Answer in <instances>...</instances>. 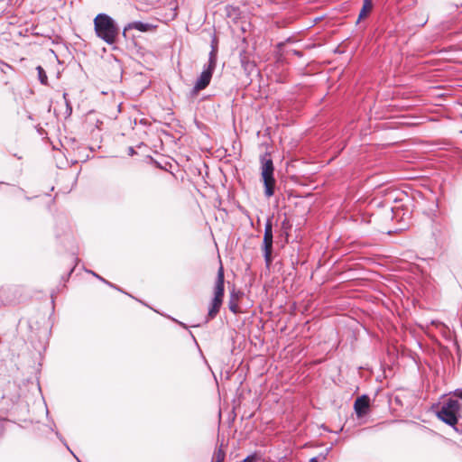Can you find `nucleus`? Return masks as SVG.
<instances>
[{
	"mask_svg": "<svg viewBox=\"0 0 462 462\" xmlns=\"http://www.w3.org/2000/svg\"><path fill=\"white\" fill-rule=\"evenodd\" d=\"M173 319L175 322H177L180 326H181L182 328H187L186 324H184L183 322L178 321V320H176L175 319Z\"/></svg>",
	"mask_w": 462,
	"mask_h": 462,
	"instance_id": "a878e982",
	"label": "nucleus"
},
{
	"mask_svg": "<svg viewBox=\"0 0 462 462\" xmlns=\"http://www.w3.org/2000/svg\"><path fill=\"white\" fill-rule=\"evenodd\" d=\"M36 70L38 73V79H39L40 82L42 85H45V86L48 85V77H47V74H46L44 69L42 66H38L36 68Z\"/></svg>",
	"mask_w": 462,
	"mask_h": 462,
	"instance_id": "4468645a",
	"label": "nucleus"
},
{
	"mask_svg": "<svg viewBox=\"0 0 462 462\" xmlns=\"http://www.w3.org/2000/svg\"><path fill=\"white\" fill-rule=\"evenodd\" d=\"M273 223L272 219L268 218L265 226L263 239V247H273Z\"/></svg>",
	"mask_w": 462,
	"mask_h": 462,
	"instance_id": "1a4fd4ad",
	"label": "nucleus"
},
{
	"mask_svg": "<svg viewBox=\"0 0 462 462\" xmlns=\"http://www.w3.org/2000/svg\"><path fill=\"white\" fill-rule=\"evenodd\" d=\"M309 462H319V460H318L317 457H311Z\"/></svg>",
	"mask_w": 462,
	"mask_h": 462,
	"instance_id": "cd10ccee",
	"label": "nucleus"
},
{
	"mask_svg": "<svg viewBox=\"0 0 462 462\" xmlns=\"http://www.w3.org/2000/svg\"><path fill=\"white\" fill-rule=\"evenodd\" d=\"M217 55H216V50L213 47V50H210L208 53V63L204 65L203 70L209 71L210 74L213 75V72L216 69L217 67Z\"/></svg>",
	"mask_w": 462,
	"mask_h": 462,
	"instance_id": "9b49d317",
	"label": "nucleus"
},
{
	"mask_svg": "<svg viewBox=\"0 0 462 462\" xmlns=\"http://www.w3.org/2000/svg\"><path fill=\"white\" fill-rule=\"evenodd\" d=\"M217 44H218V42H217L216 36H213L212 41H211V50H213V47L215 48L216 55H217V51H218Z\"/></svg>",
	"mask_w": 462,
	"mask_h": 462,
	"instance_id": "f3484780",
	"label": "nucleus"
},
{
	"mask_svg": "<svg viewBox=\"0 0 462 462\" xmlns=\"http://www.w3.org/2000/svg\"><path fill=\"white\" fill-rule=\"evenodd\" d=\"M293 52H294L295 55H297L299 57L302 56V53L300 51H294Z\"/></svg>",
	"mask_w": 462,
	"mask_h": 462,
	"instance_id": "bb28decb",
	"label": "nucleus"
},
{
	"mask_svg": "<svg viewBox=\"0 0 462 462\" xmlns=\"http://www.w3.org/2000/svg\"><path fill=\"white\" fill-rule=\"evenodd\" d=\"M455 396L462 400V389H457L454 392Z\"/></svg>",
	"mask_w": 462,
	"mask_h": 462,
	"instance_id": "4be33fe9",
	"label": "nucleus"
},
{
	"mask_svg": "<svg viewBox=\"0 0 462 462\" xmlns=\"http://www.w3.org/2000/svg\"><path fill=\"white\" fill-rule=\"evenodd\" d=\"M370 406V399L366 394L356 398L354 403V410L358 418L367 414Z\"/></svg>",
	"mask_w": 462,
	"mask_h": 462,
	"instance_id": "39448f33",
	"label": "nucleus"
},
{
	"mask_svg": "<svg viewBox=\"0 0 462 462\" xmlns=\"http://www.w3.org/2000/svg\"><path fill=\"white\" fill-rule=\"evenodd\" d=\"M68 96L69 95L67 92L63 93V99H64L65 105H67V101H69V99L68 98Z\"/></svg>",
	"mask_w": 462,
	"mask_h": 462,
	"instance_id": "393cba45",
	"label": "nucleus"
},
{
	"mask_svg": "<svg viewBox=\"0 0 462 462\" xmlns=\"http://www.w3.org/2000/svg\"><path fill=\"white\" fill-rule=\"evenodd\" d=\"M241 66L247 76L252 75L255 71L254 61L249 59L245 51H241L239 53Z\"/></svg>",
	"mask_w": 462,
	"mask_h": 462,
	"instance_id": "0eeeda50",
	"label": "nucleus"
},
{
	"mask_svg": "<svg viewBox=\"0 0 462 462\" xmlns=\"http://www.w3.org/2000/svg\"><path fill=\"white\" fill-rule=\"evenodd\" d=\"M241 295L242 292L239 291H236V290H233L232 291H230L228 309L234 314H237L239 312L238 300Z\"/></svg>",
	"mask_w": 462,
	"mask_h": 462,
	"instance_id": "9d476101",
	"label": "nucleus"
},
{
	"mask_svg": "<svg viewBox=\"0 0 462 462\" xmlns=\"http://www.w3.org/2000/svg\"><path fill=\"white\" fill-rule=\"evenodd\" d=\"M225 294V275L223 266L220 265L217 274L214 287V297L209 304L207 321L213 319L218 314L223 303Z\"/></svg>",
	"mask_w": 462,
	"mask_h": 462,
	"instance_id": "f03ea898",
	"label": "nucleus"
},
{
	"mask_svg": "<svg viewBox=\"0 0 462 462\" xmlns=\"http://www.w3.org/2000/svg\"><path fill=\"white\" fill-rule=\"evenodd\" d=\"M88 273H90L93 276H95L97 279H98L99 281H101L102 282L105 283L106 279H104L103 277H101L100 275H98L97 273H96L92 271H88Z\"/></svg>",
	"mask_w": 462,
	"mask_h": 462,
	"instance_id": "412c9836",
	"label": "nucleus"
},
{
	"mask_svg": "<svg viewBox=\"0 0 462 462\" xmlns=\"http://www.w3.org/2000/svg\"><path fill=\"white\" fill-rule=\"evenodd\" d=\"M66 106V116H70L71 114H72V106L70 104V101H67V105Z\"/></svg>",
	"mask_w": 462,
	"mask_h": 462,
	"instance_id": "a211bd4d",
	"label": "nucleus"
},
{
	"mask_svg": "<svg viewBox=\"0 0 462 462\" xmlns=\"http://www.w3.org/2000/svg\"><path fill=\"white\" fill-rule=\"evenodd\" d=\"M461 404L456 399L449 398L445 402L437 412V417L446 424L459 431L456 425L459 415Z\"/></svg>",
	"mask_w": 462,
	"mask_h": 462,
	"instance_id": "20e7f679",
	"label": "nucleus"
},
{
	"mask_svg": "<svg viewBox=\"0 0 462 462\" xmlns=\"http://www.w3.org/2000/svg\"><path fill=\"white\" fill-rule=\"evenodd\" d=\"M330 450H331V448H327V450L325 451V453H324V454H320V456L322 457V459H323V460H326L327 456H328V452H329Z\"/></svg>",
	"mask_w": 462,
	"mask_h": 462,
	"instance_id": "b1692460",
	"label": "nucleus"
},
{
	"mask_svg": "<svg viewBox=\"0 0 462 462\" xmlns=\"http://www.w3.org/2000/svg\"><path fill=\"white\" fill-rule=\"evenodd\" d=\"M154 28H155V26L151 24V23H143V22H141V21H134V22L129 23L124 28L123 34H124V36H125L126 32L128 30H132V29H135V30H137L139 32H144L152 31Z\"/></svg>",
	"mask_w": 462,
	"mask_h": 462,
	"instance_id": "6e6552de",
	"label": "nucleus"
},
{
	"mask_svg": "<svg viewBox=\"0 0 462 462\" xmlns=\"http://www.w3.org/2000/svg\"><path fill=\"white\" fill-rule=\"evenodd\" d=\"M373 8V2L372 0H364L363 7L359 13L358 16V22L365 17L367 14L372 10Z\"/></svg>",
	"mask_w": 462,
	"mask_h": 462,
	"instance_id": "f8f14e48",
	"label": "nucleus"
},
{
	"mask_svg": "<svg viewBox=\"0 0 462 462\" xmlns=\"http://www.w3.org/2000/svg\"><path fill=\"white\" fill-rule=\"evenodd\" d=\"M405 226H406V225H402V226L401 227V229H405Z\"/></svg>",
	"mask_w": 462,
	"mask_h": 462,
	"instance_id": "7c9ffc66",
	"label": "nucleus"
},
{
	"mask_svg": "<svg viewBox=\"0 0 462 462\" xmlns=\"http://www.w3.org/2000/svg\"><path fill=\"white\" fill-rule=\"evenodd\" d=\"M393 211V218L397 217L400 216L401 213H402V209L401 208H396L395 210L392 209Z\"/></svg>",
	"mask_w": 462,
	"mask_h": 462,
	"instance_id": "aec40b11",
	"label": "nucleus"
},
{
	"mask_svg": "<svg viewBox=\"0 0 462 462\" xmlns=\"http://www.w3.org/2000/svg\"><path fill=\"white\" fill-rule=\"evenodd\" d=\"M94 29L97 36L111 45L116 42L118 28L114 19L106 14H98L94 19Z\"/></svg>",
	"mask_w": 462,
	"mask_h": 462,
	"instance_id": "f257e3e1",
	"label": "nucleus"
},
{
	"mask_svg": "<svg viewBox=\"0 0 462 462\" xmlns=\"http://www.w3.org/2000/svg\"><path fill=\"white\" fill-rule=\"evenodd\" d=\"M189 335L191 336V337L193 338V340L196 342L195 336H194L191 332H189Z\"/></svg>",
	"mask_w": 462,
	"mask_h": 462,
	"instance_id": "c85d7f7f",
	"label": "nucleus"
},
{
	"mask_svg": "<svg viewBox=\"0 0 462 462\" xmlns=\"http://www.w3.org/2000/svg\"><path fill=\"white\" fill-rule=\"evenodd\" d=\"M55 434H56V436L58 437V439H59L63 443V445L67 448V449H68V450H69V452H70V453H71V454H72V455L77 458V460H78L79 462H80V461H79V459L75 456V454H74V453L72 452V450L69 448V447L68 446V444H67L66 440H65V439H64V438L60 434V432H59V431H55Z\"/></svg>",
	"mask_w": 462,
	"mask_h": 462,
	"instance_id": "dca6fc26",
	"label": "nucleus"
},
{
	"mask_svg": "<svg viewBox=\"0 0 462 462\" xmlns=\"http://www.w3.org/2000/svg\"><path fill=\"white\" fill-rule=\"evenodd\" d=\"M226 458V452L223 449V446L220 445L214 452L212 462H224Z\"/></svg>",
	"mask_w": 462,
	"mask_h": 462,
	"instance_id": "ddd939ff",
	"label": "nucleus"
},
{
	"mask_svg": "<svg viewBox=\"0 0 462 462\" xmlns=\"http://www.w3.org/2000/svg\"><path fill=\"white\" fill-rule=\"evenodd\" d=\"M265 264L268 267L273 262V247H263Z\"/></svg>",
	"mask_w": 462,
	"mask_h": 462,
	"instance_id": "2eb2a0df",
	"label": "nucleus"
},
{
	"mask_svg": "<svg viewBox=\"0 0 462 462\" xmlns=\"http://www.w3.org/2000/svg\"><path fill=\"white\" fill-rule=\"evenodd\" d=\"M261 176L264 186V195L271 198L274 194L275 183L274 166L271 155L265 153L260 158Z\"/></svg>",
	"mask_w": 462,
	"mask_h": 462,
	"instance_id": "7ed1b4c3",
	"label": "nucleus"
},
{
	"mask_svg": "<svg viewBox=\"0 0 462 462\" xmlns=\"http://www.w3.org/2000/svg\"><path fill=\"white\" fill-rule=\"evenodd\" d=\"M211 79L212 74H210L209 71L202 70V72L197 79L191 92L193 94H197L200 90L205 89L209 85Z\"/></svg>",
	"mask_w": 462,
	"mask_h": 462,
	"instance_id": "423d86ee",
	"label": "nucleus"
},
{
	"mask_svg": "<svg viewBox=\"0 0 462 462\" xmlns=\"http://www.w3.org/2000/svg\"><path fill=\"white\" fill-rule=\"evenodd\" d=\"M105 283L106 285H108L109 287L114 288L115 290H117V291L123 292V291L119 287H117L116 285L113 284L112 282H110L106 280Z\"/></svg>",
	"mask_w": 462,
	"mask_h": 462,
	"instance_id": "6ab92c4d",
	"label": "nucleus"
},
{
	"mask_svg": "<svg viewBox=\"0 0 462 462\" xmlns=\"http://www.w3.org/2000/svg\"><path fill=\"white\" fill-rule=\"evenodd\" d=\"M134 154H135V150H134V147H132V146H129V147H128V155H129V156H133Z\"/></svg>",
	"mask_w": 462,
	"mask_h": 462,
	"instance_id": "5701e85b",
	"label": "nucleus"
},
{
	"mask_svg": "<svg viewBox=\"0 0 462 462\" xmlns=\"http://www.w3.org/2000/svg\"><path fill=\"white\" fill-rule=\"evenodd\" d=\"M427 21H428V20L426 19L423 23H421V24H420V25H421V26L425 25V23H427Z\"/></svg>",
	"mask_w": 462,
	"mask_h": 462,
	"instance_id": "c756f323",
	"label": "nucleus"
}]
</instances>
